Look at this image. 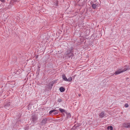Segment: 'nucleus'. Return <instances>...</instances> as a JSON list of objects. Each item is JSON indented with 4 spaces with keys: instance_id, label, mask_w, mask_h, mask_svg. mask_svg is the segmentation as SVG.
Returning a JSON list of instances; mask_svg holds the SVG:
<instances>
[{
    "instance_id": "1",
    "label": "nucleus",
    "mask_w": 130,
    "mask_h": 130,
    "mask_svg": "<svg viewBox=\"0 0 130 130\" xmlns=\"http://www.w3.org/2000/svg\"><path fill=\"white\" fill-rule=\"evenodd\" d=\"M122 67L121 68H120L119 69L116 71L114 73L115 75H118L120 73L123 72L124 71H125L127 70L128 68L125 67L124 69H123Z\"/></svg>"
},
{
    "instance_id": "24",
    "label": "nucleus",
    "mask_w": 130,
    "mask_h": 130,
    "mask_svg": "<svg viewBox=\"0 0 130 130\" xmlns=\"http://www.w3.org/2000/svg\"><path fill=\"white\" fill-rule=\"evenodd\" d=\"M17 74H18V73H19V72H18H18H17Z\"/></svg>"
},
{
    "instance_id": "14",
    "label": "nucleus",
    "mask_w": 130,
    "mask_h": 130,
    "mask_svg": "<svg viewBox=\"0 0 130 130\" xmlns=\"http://www.w3.org/2000/svg\"><path fill=\"white\" fill-rule=\"evenodd\" d=\"M67 118H70L71 117V114L70 113H68L67 114Z\"/></svg>"
},
{
    "instance_id": "9",
    "label": "nucleus",
    "mask_w": 130,
    "mask_h": 130,
    "mask_svg": "<svg viewBox=\"0 0 130 130\" xmlns=\"http://www.w3.org/2000/svg\"><path fill=\"white\" fill-rule=\"evenodd\" d=\"M32 122L35 123V122L36 121L37 119L34 116L32 117Z\"/></svg>"
},
{
    "instance_id": "11",
    "label": "nucleus",
    "mask_w": 130,
    "mask_h": 130,
    "mask_svg": "<svg viewBox=\"0 0 130 130\" xmlns=\"http://www.w3.org/2000/svg\"><path fill=\"white\" fill-rule=\"evenodd\" d=\"M59 90L60 92H63L65 91V89L63 87H61L60 88Z\"/></svg>"
},
{
    "instance_id": "18",
    "label": "nucleus",
    "mask_w": 130,
    "mask_h": 130,
    "mask_svg": "<svg viewBox=\"0 0 130 130\" xmlns=\"http://www.w3.org/2000/svg\"><path fill=\"white\" fill-rule=\"evenodd\" d=\"M31 105L29 104L28 106V109H30L31 108Z\"/></svg>"
},
{
    "instance_id": "3",
    "label": "nucleus",
    "mask_w": 130,
    "mask_h": 130,
    "mask_svg": "<svg viewBox=\"0 0 130 130\" xmlns=\"http://www.w3.org/2000/svg\"><path fill=\"white\" fill-rule=\"evenodd\" d=\"M73 53V51L72 49L68 50L67 52V54L69 55V58H71V59L72 58V57L73 56H74Z\"/></svg>"
},
{
    "instance_id": "10",
    "label": "nucleus",
    "mask_w": 130,
    "mask_h": 130,
    "mask_svg": "<svg viewBox=\"0 0 130 130\" xmlns=\"http://www.w3.org/2000/svg\"><path fill=\"white\" fill-rule=\"evenodd\" d=\"M62 77L64 81H67V78L64 75H62Z\"/></svg>"
},
{
    "instance_id": "21",
    "label": "nucleus",
    "mask_w": 130,
    "mask_h": 130,
    "mask_svg": "<svg viewBox=\"0 0 130 130\" xmlns=\"http://www.w3.org/2000/svg\"><path fill=\"white\" fill-rule=\"evenodd\" d=\"M78 95L79 96H81V94H79Z\"/></svg>"
},
{
    "instance_id": "16",
    "label": "nucleus",
    "mask_w": 130,
    "mask_h": 130,
    "mask_svg": "<svg viewBox=\"0 0 130 130\" xmlns=\"http://www.w3.org/2000/svg\"><path fill=\"white\" fill-rule=\"evenodd\" d=\"M55 83V81H52V82H51L50 83V85L52 86Z\"/></svg>"
},
{
    "instance_id": "19",
    "label": "nucleus",
    "mask_w": 130,
    "mask_h": 130,
    "mask_svg": "<svg viewBox=\"0 0 130 130\" xmlns=\"http://www.w3.org/2000/svg\"><path fill=\"white\" fill-rule=\"evenodd\" d=\"M128 106H129L127 104H126L125 105V107H128Z\"/></svg>"
},
{
    "instance_id": "5",
    "label": "nucleus",
    "mask_w": 130,
    "mask_h": 130,
    "mask_svg": "<svg viewBox=\"0 0 130 130\" xmlns=\"http://www.w3.org/2000/svg\"><path fill=\"white\" fill-rule=\"evenodd\" d=\"M56 110H55V109H54V110H51L49 111V113L50 114L52 113H53H53V115H56L57 114H58V113L57 112H55L56 111Z\"/></svg>"
},
{
    "instance_id": "13",
    "label": "nucleus",
    "mask_w": 130,
    "mask_h": 130,
    "mask_svg": "<svg viewBox=\"0 0 130 130\" xmlns=\"http://www.w3.org/2000/svg\"><path fill=\"white\" fill-rule=\"evenodd\" d=\"M107 129H110V130H112L113 129V127L111 126H110L108 127Z\"/></svg>"
},
{
    "instance_id": "20",
    "label": "nucleus",
    "mask_w": 130,
    "mask_h": 130,
    "mask_svg": "<svg viewBox=\"0 0 130 130\" xmlns=\"http://www.w3.org/2000/svg\"><path fill=\"white\" fill-rule=\"evenodd\" d=\"M0 1L2 2H4V0H0Z\"/></svg>"
},
{
    "instance_id": "4",
    "label": "nucleus",
    "mask_w": 130,
    "mask_h": 130,
    "mask_svg": "<svg viewBox=\"0 0 130 130\" xmlns=\"http://www.w3.org/2000/svg\"><path fill=\"white\" fill-rule=\"evenodd\" d=\"M99 2H97L95 4L94 3L92 4V6L93 9H95L99 7Z\"/></svg>"
},
{
    "instance_id": "12",
    "label": "nucleus",
    "mask_w": 130,
    "mask_h": 130,
    "mask_svg": "<svg viewBox=\"0 0 130 130\" xmlns=\"http://www.w3.org/2000/svg\"><path fill=\"white\" fill-rule=\"evenodd\" d=\"M59 110L61 112H65V110L64 109H62L61 108H59Z\"/></svg>"
},
{
    "instance_id": "7",
    "label": "nucleus",
    "mask_w": 130,
    "mask_h": 130,
    "mask_svg": "<svg viewBox=\"0 0 130 130\" xmlns=\"http://www.w3.org/2000/svg\"><path fill=\"white\" fill-rule=\"evenodd\" d=\"M123 126L125 127L130 128V123H124Z\"/></svg>"
},
{
    "instance_id": "22",
    "label": "nucleus",
    "mask_w": 130,
    "mask_h": 130,
    "mask_svg": "<svg viewBox=\"0 0 130 130\" xmlns=\"http://www.w3.org/2000/svg\"><path fill=\"white\" fill-rule=\"evenodd\" d=\"M38 68L39 69H40V66H39Z\"/></svg>"
},
{
    "instance_id": "2",
    "label": "nucleus",
    "mask_w": 130,
    "mask_h": 130,
    "mask_svg": "<svg viewBox=\"0 0 130 130\" xmlns=\"http://www.w3.org/2000/svg\"><path fill=\"white\" fill-rule=\"evenodd\" d=\"M12 103L9 102L6 103L4 106V107L7 109L9 110L11 107L12 105Z\"/></svg>"
},
{
    "instance_id": "23",
    "label": "nucleus",
    "mask_w": 130,
    "mask_h": 130,
    "mask_svg": "<svg viewBox=\"0 0 130 130\" xmlns=\"http://www.w3.org/2000/svg\"><path fill=\"white\" fill-rule=\"evenodd\" d=\"M57 3H56V5L57 6Z\"/></svg>"
},
{
    "instance_id": "6",
    "label": "nucleus",
    "mask_w": 130,
    "mask_h": 130,
    "mask_svg": "<svg viewBox=\"0 0 130 130\" xmlns=\"http://www.w3.org/2000/svg\"><path fill=\"white\" fill-rule=\"evenodd\" d=\"M47 119L46 118L43 119L42 120L41 123L42 125H44L46 124Z\"/></svg>"
},
{
    "instance_id": "17",
    "label": "nucleus",
    "mask_w": 130,
    "mask_h": 130,
    "mask_svg": "<svg viewBox=\"0 0 130 130\" xmlns=\"http://www.w3.org/2000/svg\"><path fill=\"white\" fill-rule=\"evenodd\" d=\"M58 102L59 103L61 102L62 101V100L61 99L59 98L57 100Z\"/></svg>"
},
{
    "instance_id": "8",
    "label": "nucleus",
    "mask_w": 130,
    "mask_h": 130,
    "mask_svg": "<svg viewBox=\"0 0 130 130\" xmlns=\"http://www.w3.org/2000/svg\"><path fill=\"white\" fill-rule=\"evenodd\" d=\"M105 114L104 111H102L100 113L99 115V116L101 118L104 117L105 116Z\"/></svg>"
},
{
    "instance_id": "15",
    "label": "nucleus",
    "mask_w": 130,
    "mask_h": 130,
    "mask_svg": "<svg viewBox=\"0 0 130 130\" xmlns=\"http://www.w3.org/2000/svg\"><path fill=\"white\" fill-rule=\"evenodd\" d=\"M72 80V78L71 77H70L68 79H67V81L70 82Z\"/></svg>"
}]
</instances>
